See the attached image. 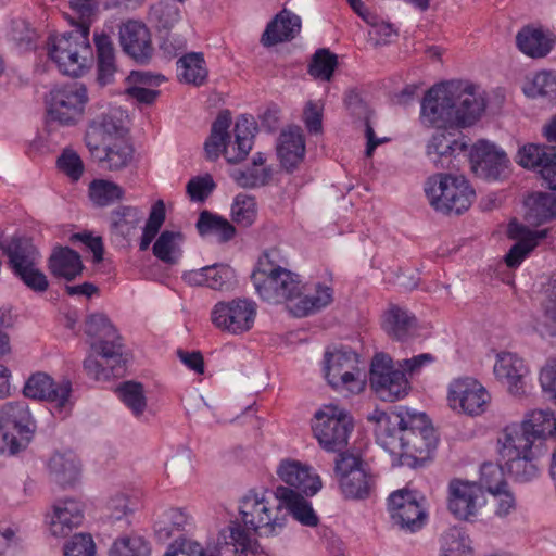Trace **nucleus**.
Returning <instances> with one entry per match:
<instances>
[{
	"label": "nucleus",
	"instance_id": "obj_50",
	"mask_svg": "<svg viewBox=\"0 0 556 556\" xmlns=\"http://www.w3.org/2000/svg\"><path fill=\"white\" fill-rule=\"evenodd\" d=\"M441 556H471L469 538L459 527H451L441 535Z\"/></svg>",
	"mask_w": 556,
	"mask_h": 556
},
{
	"label": "nucleus",
	"instance_id": "obj_44",
	"mask_svg": "<svg viewBox=\"0 0 556 556\" xmlns=\"http://www.w3.org/2000/svg\"><path fill=\"white\" fill-rule=\"evenodd\" d=\"M208 71L201 52H190L184 54L177 61V77L179 81L202 86L207 80Z\"/></svg>",
	"mask_w": 556,
	"mask_h": 556
},
{
	"label": "nucleus",
	"instance_id": "obj_21",
	"mask_svg": "<svg viewBox=\"0 0 556 556\" xmlns=\"http://www.w3.org/2000/svg\"><path fill=\"white\" fill-rule=\"evenodd\" d=\"M119 42L123 51L137 63L146 64L150 61L153 47L151 35L147 26L138 21H128L119 29Z\"/></svg>",
	"mask_w": 556,
	"mask_h": 556
},
{
	"label": "nucleus",
	"instance_id": "obj_15",
	"mask_svg": "<svg viewBox=\"0 0 556 556\" xmlns=\"http://www.w3.org/2000/svg\"><path fill=\"white\" fill-rule=\"evenodd\" d=\"M72 391L71 380L63 379L56 382L45 372L33 374L25 382L23 389L26 397L54 403L55 408L60 413L70 402Z\"/></svg>",
	"mask_w": 556,
	"mask_h": 556
},
{
	"label": "nucleus",
	"instance_id": "obj_58",
	"mask_svg": "<svg viewBox=\"0 0 556 556\" xmlns=\"http://www.w3.org/2000/svg\"><path fill=\"white\" fill-rule=\"evenodd\" d=\"M338 65L337 55L331 53L328 49H318L308 66V73L318 79L329 81Z\"/></svg>",
	"mask_w": 556,
	"mask_h": 556
},
{
	"label": "nucleus",
	"instance_id": "obj_37",
	"mask_svg": "<svg viewBox=\"0 0 556 556\" xmlns=\"http://www.w3.org/2000/svg\"><path fill=\"white\" fill-rule=\"evenodd\" d=\"M93 41L97 50V83L103 87L114 81L117 71L115 50L110 36L104 33H96Z\"/></svg>",
	"mask_w": 556,
	"mask_h": 556
},
{
	"label": "nucleus",
	"instance_id": "obj_13",
	"mask_svg": "<svg viewBox=\"0 0 556 556\" xmlns=\"http://www.w3.org/2000/svg\"><path fill=\"white\" fill-rule=\"evenodd\" d=\"M447 401L454 410L478 416L483 414L491 401L486 389L476 379L462 378L451 382Z\"/></svg>",
	"mask_w": 556,
	"mask_h": 556
},
{
	"label": "nucleus",
	"instance_id": "obj_32",
	"mask_svg": "<svg viewBox=\"0 0 556 556\" xmlns=\"http://www.w3.org/2000/svg\"><path fill=\"white\" fill-rule=\"evenodd\" d=\"M334 471L339 486H371L376 483L366 465L354 455H341L336 462Z\"/></svg>",
	"mask_w": 556,
	"mask_h": 556
},
{
	"label": "nucleus",
	"instance_id": "obj_29",
	"mask_svg": "<svg viewBox=\"0 0 556 556\" xmlns=\"http://www.w3.org/2000/svg\"><path fill=\"white\" fill-rule=\"evenodd\" d=\"M280 501L286 505L289 514L305 527H316L319 518L312 507V504L305 498L314 496L319 489H302L303 494L295 492L294 489H281Z\"/></svg>",
	"mask_w": 556,
	"mask_h": 556
},
{
	"label": "nucleus",
	"instance_id": "obj_53",
	"mask_svg": "<svg viewBox=\"0 0 556 556\" xmlns=\"http://www.w3.org/2000/svg\"><path fill=\"white\" fill-rule=\"evenodd\" d=\"M124 193L121 186L110 180L94 179L89 185V197L98 206H108L122 200Z\"/></svg>",
	"mask_w": 556,
	"mask_h": 556
},
{
	"label": "nucleus",
	"instance_id": "obj_7",
	"mask_svg": "<svg viewBox=\"0 0 556 556\" xmlns=\"http://www.w3.org/2000/svg\"><path fill=\"white\" fill-rule=\"evenodd\" d=\"M313 432L327 451H340L346 446L353 430L352 417L338 406H326L315 414Z\"/></svg>",
	"mask_w": 556,
	"mask_h": 556
},
{
	"label": "nucleus",
	"instance_id": "obj_14",
	"mask_svg": "<svg viewBox=\"0 0 556 556\" xmlns=\"http://www.w3.org/2000/svg\"><path fill=\"white\" fill-rule=\"evenodd\" d=\"M325 377L333 388L346 387L353 390L351 383L356 381L358 355L350 348L326 351L324 356Z\"/></svg>",
	"mask_w": 556,
	"mask_h": 556
},
{
	"label": "nucleus",
	"instance_id": "obj_23",
	"mask_svg": "<svg viewBox=\"0 0 556 556\" xmlns=\"http://www.w3.org/2000/svg\"><path fill=\"white\" fill-rule=\"evenodd\" d=\"M89 152L101 169L116 172L130 164L135 150L125 138H115L112 142L93 146Z\"/></svg>",
	"mask_w": 556,
	"mask_h": 556
},
{
	"label": "nucleus",
	"instance_id": "obj_35",
	"mask_svg": "<svg viewBox=\"0 0 556 556\" xmlns=\"http://www.w3.org/2000/svg\"><path fill=\"white\" fill-rule=\"evenodd\" d=\"M48 268L54 277L72 281L83 273L84 265L78 252L68 247H58L48 260Z\"/></svg>",
	"mask_w": 556,
	"mask_h": 556
},
{
	"label": "nucleus",
	"instance_id": "obj_64",
	"mask_svg": "<svg viewBox=\"0 0 556 556\" xmlns=\"http://www.w3.org/2000/svg\"><path fill=\"white\" fill-rule=\"evenodd\" d=\"M56 166L72 180L77 181L84 174V164L80 156L71 149H65L56 160Z\"/></svg>",
	"mask_w": 556,
	"mask_h": 556
},
{
	"label": "nucleus",
	"instance_id": "obj_48",
	"mask_svg": "<svg viewBox=\"0 0 556 556\" xmlns=\"http://www.w3.org/2000/svg\"><path fill=\"white\" fill-rule=\"evenodd\" d=\"M116 393L135 417L138 418L143 415L147 408V396L141 382L124 381L116 388Z\"/></svg>",
	"mask_w": 556,
	"mask_h": 556
},
{
	"label": "nucleus",
	"instance_id": "obj_54",
	"mask_svg": "<svg viewBox=\"0 0 556 556\" xmlns=\"http://www.w3.org/2000/svg\"><path fill=\"white\" fill-rule=\"evenodd\" d=\"M180 20V10L174 1L161 0L150 7L149 21L159 29H170Z\"/></svg>",
	"mask_w": 556,
	"mask_h": 556
},
{
	"label": "nucleus",
	"instance_id": "obj_45",
	"mask_svg": "<svg viewBox=\"0 0 556 556\" xmlns=\"http://www.w3.org/2000/svg\"><path fill=\"white\" fill-rule=\"evenodd\" d=\"M382 328L394 339L405 341L416 330V318L408 311L392 306L383 316Z\"/></svg>",
	"mask_w": 556,
	"mask_h": 556
},
{
	"label": "nucleus",
	"instance_id": "obj_42",
	"mask_svg": "<svg viewBox=\"0 0 556 556\" xmlns=\"http://www.w3.org/2000/svg\"><path fill=\"white\" fill-rule=\"evenodd\" d=\"M526 218L532 225H542L556 218V195L534 192L525 200Z\"/></svg>",
	"mask_w": 556,
	"mask_h": 556
},
{
	"label": "nucleus",
	"instance_id": "obj_59",
	"mask_svg": "<svg viewBox=\"0 0 556 556\" xmlns=\"http://www.w3.org/2000/svg\"><path fill=\"white\" fill-rule=\"evenodd\" d=\"M553 413L549 410H534L521 422L533 440L546 439L551 434Z\"/></svg>",
	"mask_w": 556,
	"mask_h": 556
},
{
	"label": "nucleus",
	"instance_id": "obj_19",
	"mask_svg": "<svg viewBox=\"0 0 556 556\" xmlns=\"http://www.w3.org/2000/svg\"><path fill=\"white\" fill-rule=\"evenodd\" d=\"M49 518V532L55 538H66L84 521V504L75 498L54 502Z\"/></svg>",
	"mask_w": 556,
	"mask_h": 556
},
{
	"label": "nucleus",
	"instance_id": "obj_1",
	"mask_svg": "<svg viewBox=\"0 0 556 556\" xmlns=\"http://www.w3.org/2000/svg\"><path fill=\"white\" fill-rule=\"evenodd\" d=\"M485 106L484 97L472 84L462 80L440 83L425 93L420 122L428 127L465 128L481 117Z\"/></svg>",
	"mask_w": 556,
	"mask_h": 556
},
{
	"label": "nucleus",
	"instance_id": "obj_39",
	"mask_svg": "<svg viewBox=\"0 0 556 556\" xmlns=\"http://www.w3.org/2000/svg\"><path fill=\"white\" fill-rule=\"evenodd\" d=\"M257 130V124L252 115H240L235 124L232 144L233 156L228 157L229 164L243 161L253 147V139Z\"/></svg>",
	"mask_w": 556,
	"mask_h": 556
},
{
	"label": "nucleus",
	"instance_id": "obj_36",
	"mask_svg": "<svg viewBox=\"0 0 556 556\" xmlns=\"http://www.w3.org/2000/svg\"><path fill=\"white\" fill-rule=\"evenodd\" d=\"M555 35L542 29L523 27L516 36L518 49L531 58L546 56L555 43Z\"/></svg>",
	"mask_w": 556,
	"mask_h": 556
},
{
	"label": "nucleus",
	"instance_id": "obj_62",
	"mask_svg": "<svg viewBox=\"0 0 556 556\" xmlns=\"http://www.w3.org/2000/svg\"><path fill=\"white\" fill-rule=\"evenodd\" d=\"M302 31V18L291 10L280 9V46L298 38ZM282 49L280 48V52Z\"/></svg>",
	"mask_w": 556,
	"mask_h": 556
},
{
	"label": "nucleus",
	"instance_id": "obj_2",
	"mask_svg": "<svg viewBox=\"0 0 556 556\" xmlns=\"http://www.w3.org/2000/svg\"><path fill=\"white\" fill-rule=\"evenodd\" d=\"M70 4L78 14L79 23L71 31L48 37V55L63 75L79 77L90 68L93 61L89 34L90 17L97 10V0H70Z\"/></svg>",
	"mask_w": 556,
	"mask_h": 556
},
{
	"label": "nucleus",
	"instance_id": "obj_55",
	"mask_svg": "<svg viewBox=\"0 0 556 556\" xmlns=\"http://www.w3.org/2000/svg\"><path fill=\"white\" fill-rule=\"evenodd\" d=\"M166 218V207L163 200H157L151 207L148 220L142 229V236L139 243L140 251L149 249L155 239Z\"/></svg>",
	"mask_w": 556,
	"mask_h": 556
},
{
	"label": "nucleus",
	"instance_id": "obj_18",
	"mask_svg": "<svg viewBox=\"0 0 556 556\" xmlns=\"http://www.w3.org/2000/svg\"><path fill=\"white\" fill-rule=\"evenodd\" d=\"M276 251L260 255L252 273L251 281L258 298L268 304H278V262Z\"/></svg>",
	"mask_w": 556,
	"mask_h": 556
},
{
	"label": "nucleus",
	"instance_id": "obj_4",
	"mask_svg": "<svg viewBox=\"0 0 556 556\" xmlns=\"http://www.w3.org/2000/svg\"><path fill=\"white\" fill-rule=\"evenodd\" d=\"M425 192L430 205L443 214L460 215L471 206L476 198L475 190L464 176L451 174L429 177Z\"/></svg>",
	"mask_w": 556,
	"mask_h": 556
},
{
	"label": "nucleus",
	"instance_id": "obj_24",
	"mask_svg": "<svg viewBox=\"0 0 556 556\" xmlns=\"http://www.w3.org/2000/svg\"><path fill=\"white\" fill-rule=\"evenodd\" d=\"M240 515L245 526L260 536H269L275 531L276 517H271L268 504L257 495H247L240 504Z\"/></svg>",
	"mask_w": 556,
	"mask_h": 556
},
{
	"label": "nucleus",
	"instance_id": "obj_63",
	"mask_svg": "<svg viewBox=\"0 0 556 556\" xmlns=\"http://www.w3.org/2000/svg\"><path fill=\"white\" fill-rule=\"evenodd\" d=\"M64 556H94L96 544L91 534L77 533L74 534L63 546Z\"/></svg>",
	"mask_w": 556,
	"mask_h": 556
},
{
	"label": "nucleus",
	"instance_id": "obj_22",
	"mask_svg": "<svg viewBox=\"0 0 556 556\" xmlns=\"http://www.w3.org/2000/svg\"><path fill=\"white\" fill-rule=\"evenodd\" d=\"M190 286L207 287L217 291H230L238 285L236 270L228 264L215 263L184 275Z\"/></svg>",
	"mask_w": 556,
	"mask_h": 556
},
{
	"label": "nucleus",
	"instance_id": "obj_61",
	"mask_svg": "<svg viewBox=\"0 0 556 556\" xmlns=\"http://www.w3.org/2000/svg\"><path fill=\"white\" fill-rule=\"evenodd\" d=\"M12 274L29 290L36 293H42L49 288L48 278L45 273L37 267V263L16 268L12 270Z\"/></svg>",
	"mask_w": 556,
	"mask_h": 556
},
{
	"label": "nucleus",
	"instance_id": "obj_26",
	"mask_svg": "<svg viewBox=\"0 0 556 556\" xmlns=\"http://www.w3.org/2000/svg\"><path fill=\"white\" fill-rule=\"evenodd\" d=\"M306 153L303 129L298 125L280 131V168L293 172L304 161Z\"/></svg>",
	"mask_w": 556,
	"mask_h": 556
},
{
	"label": "nucleus",
	"instance_id": "obj_16",
	"mask_svg": "<svg viewBox=\"0 0 556 556\" xmlns=\"http://www.w3.org/2000/svg\"><path fill=\"white\" fill-rule=\"evenodd\" d=\"M468 141L464 136L448 131L447 128H438L426 147V154L438 168L454 166L456 156L465 153Z\"/></svg>",
	"mask_w": 556,
	"mask_h": 556
},
{
	"label": "nucleus",
	"instance_id": "obj_43",
	"mask_svg": "<svg viewBox=\"0 0 556 556\" xmlns=\"http://www.w3.org/2000/svg\"><path fill=\"white\" fill-rule=\"evenodd\" d=\"M195 227L201 237L215 236L219 243L230 241L237 232L229 220L207 210L200 213Z\"/></svg>",
	"mask_w": 556,
	"mask_h": 556
},
{
	"label": "nucleus",
	"instance_id": "obj_12",
	"mask_svg": "<svg viewBox=\"0 0 556 556\" xmlns=\"http://www.w3.org/2000/svg\"><path fill=\"white\" fill-rule=\"evenodd\" d=\"M406 420L408 421V428L404 431L403 456L420 460L429 458L437 448L438 438L427 415L409 410Z\"/></svg>",
	"mask_w": 556,
	"mask_h": 556
},
{
	"label": "nucleus",
	"instance_id": "obj_46",
	"mask_svg": "<svg viewBox=\"0 0 556 556\" xmlns=\"http://www.w3.org/2000/svg\"><path fill=\"white\" fill-rule=\"evenodd\" d=\"M280 480L288 486H321V480L315 470L296 460L280 463Z\"/></svg>",
	"mask_w": 556,
	"mask_h": 556
},
{
	"label": "nucleus",
	"instance_id": "obj_5",
	"mask_svg": "<svg viewBox=\"0 0 556 556\" xmlns=\"http://www.w3.org/2000/svg\"><path fill=\"white\" fill-rule=\"evenodd\" d=\"M88 101V90L83 83L73 81L52 89L47 102L48 131L52 130L54 124L66 127L77 125L84 117Z\"/></svg>",
	"mask_w": 556,
	"mask_h": 556
},
{
	"label": "nucleus",
	"instance_id": "obj_60",
	"mask_svg": "<svg viewBox=\"0 0 556 556\" xmlns=\"http://www.w3.org/2000/svg\"><path fill=\"white\" fill-rule=\"evenodd\" d=\"M528 97L547 98L553 100L556 98V71H542L538 73L532 84L525 89Z\"/></svg>",
	"mask_w": 556,
	"mask_h": 556
},
{
	"label": "nucleus",
	"instance_id": "obj_41",
	"mask_svg": "<svg viewBox=\"0 0 556 556\" xmlns=\"http://www.w3.org/2000/svg\"><path fill=\"white\" fill-rule=\"evenodd\" d=\"M142 218L143 213L137 206H117L110 213L111 235L122 240H128Z\"/></svg>",
	"mask_w": 556,
	"mask_h": 556
},
{
	"label": "nucleus",
	"instance_id": "obj_20",
	"mask_svg": "<svg viewBox=\"0 0 556 556\" xmlns=\"http://www.w3.org/2000/svg\"><path fill=\"white\" fill-rule=\"evenodd\" d=\"M519 164L538 169L546 187L556 190V148L545 144H528L519 150Z\"/></svg>",
	"mask_w": 556,
	"mask_h": 556
},
{
	"label": "nucleus",
	"instance_id": "obj_27",
	"mask_svg": "<svg viewBox=\"0 0 556 556\" xmlns=\"http://www.w3.org/2000/svg\"><path fill=\"white\" fill-rule=\"evenodd\" d=\"M494 374L498 380L508 384L509 392L519 395L525 393V379L528 369L521 358L513 353H502L494 365Z\"/></svg>",
	"mask_w": 556,
	"mask_h": 556
},
{
	"label": "nucleus",
	"instance_id": "obj_56",
	"mask_svg": "<svg viewBox=\"0 0 556 556\" xmlns=\"http://www.w3.org/2000/svg\"><path fill=\"white\" fill-rule=\"evenodd\" d=\"M149 543L139 535H125L114 541L109 556H150Z\"/></svg>",
	"mask_w": 556,
	"mask_h": 556
},
{
	"label": "nucleus",
	"instance_id": "obj_51",
	"mask_svg": "<svg viewBox=\"0 0 556 556\" xmlns=\"http://www.w3.org/2000/svg\"><path fill=\"white\" fill-rule=\"evenodd\" d=\"M182 239L181 231L164 230L153 244L154 256L166 264H176L180 255V249L177 247L176 240L181 241Z\"/></svg>",
	"mask_w": 556,
	"mask_h": 556
},
{
	"label": "nucleus",
	"instance_id": "obj_11",
	"mask_svg": "<svg viewBox=\"0 0 556 556\" xmlns=\"http://www.w3.org/2000/svg\"><path fill=\"white\" fill-rule=\"evenodd\" d=\"M469 160L475 176L486 181L503 180L509 174L506 153L486 140H479L471 147Z\"/></svg>",
	"mask_w": 556,
	"mask_h": 556
},
{
	"label": "nucleus",
	"instance_id": "obj_31",
	"mask_svg": "<svg viewBox=\"0 0 556 556\" xmlns=\"http://www.w3.org/2000/svg\"><path fill=\"white\" fill-rule=\"evenodd\" d=\"M534 442L521 424L507 426L498 438L500 454L503 459L535 454L533 451Z\"/></svg>",
	"mask_w": 556,
	"mask_h": 556
},
{
	"label": "nucleus",
	"instance_id": "obj_9",
	"mask_svg": "<svg viewBox=\"0 0 556 556\" xmlns=\"http://www.w3.org/2000/svg\"><path fill=\"white\" fill-rule=\"evenodd\" d=\"M257 305L251 299L237 298L217 302L212 312V323L223 331L241 334L253 328Z\"/></svg>",
	"mask_w": 556,
	"mask_h": 556
},
{
	"label": "nucleus",
	"instance_id": "obj_47",
	"mask_svg": "<svg viewBox=\"0 0 556 556\" xmlns=\"http://www.w3.org/2000/svg\"><path fill=\"white\" fill-rule=\"evenodd\" d=\"M508 480L504 468L492 462H485L480 467V477L478 481L463 480L454 478L448 486H506Z\"/></svg>",
	"mask_w": 556,
	"mask_h": 556
},
{
	"label": "nucleus",
	"instance_id": "obj_40",
	"mask_svg": "<svg viewBox=\"0 0 556 556\" xmlns=\"http://www.w3.org/2000/svg\"><path fill=\"white\" fill-rule=\"evenodd\" d=\"M333 300V291L330 287L317 285L314 295H305L287 300L286 308L294 317H304L314 314L329 305Z\"/></svg>",
	"mask_w": 556,
	"mask_h": 556
},
{
	"label": "nucleus",
	"instance_id": "obj_38",
	"mask_svg": "<svg viewBox=\"0 0 556 556\" xmlns=\"http://www.w3.org/2000/svg\"><path fill=\"white\" fill-rule=\"evenodd\" d=\"M482 491L483 489H451L448 510L459 520H469L483 504Z\"/></svg>",
	"mask_w": 556,
	"mask_h": 556
},
{
	"label": "nucleus",
	"instance_id": "obj_8",
	"mask_svg": "<svg viewBox=\"0 0 556 556\" xmlns=\"http://www.w3.org/2000/svg\"><path fill=\"white\" fill-rule=\"evenodd\" d=\"M370 386L379 399L388 402L403 399L410 389L405 372L384 353L376 354L371 361Z\"/></svg>",
	"mask_w": 556,
	"mask_h": 556
},
{
	"label": "nucleus",
	"instance_id": "obj_52",
	"mask_svg": "<svg viewBox=\"0 0 556 556\" xmlns=\"http://www.w3.org/2000/svg\"><path fill=\"white\" fill-rule=\"evenodd\" d=\"M535 454L517 456L516 458L505 459L507 466L508 479L513 483H529L538 475V467L533 463Z\"/></svg>",
	"mask_w": 556,
	"mask_h": 556
},
{
	"label": "nucleus",
	"instance_id": "obj_57",
	"mask_svg": "<svg viewBox=\"0 0 556 556\" xmlns=\"http://www.w3.org/2000/svg\"><path fill=\"white\" fill-rule=\"evenodd\" d=\"M257 215L255 198L245 193H239L235 197L231 205L232 220L243 227L251 226Z\"/></svg>",
	"mask_w": 556,
	"mask_h": 556
},
{
	"label": "nucleus",
	"instance_id": "obj_10",
	"mask_svg": "<svg viewBox=\"0 0 556 556\" xmlns=\"http://www.w3.org/2000/svg\"><path fill=\"white\" fill-rule=\"evenodd\" d=\"M426 500L416 489H396L388 497L391 518L401 529L415 532L427 518Z\"/></svg>",
	"mask_w": 556,
	"mask_h": 556
},
{
	"label": "nucleus",
	"instance_id": "obj_33",
	"mask_svg": "<svg viewBox=\"0 0 556 556\" xmlns=\"http://www.w3.org/2000/svg\"><path fill=\"white\" fill-rule=\"evenodd\" d=\"M48 468L60 486H74L80 482L81 463L71 451L53 454L49 459Z\"/></svg>",
	"mask_w": 556,
	"mask_h": 556
},
{
	"label": "nucleus",
	"instance_id": "obj_17",
	"mask_svg": "<svg viewBox=\"0 0 556 556\" xmlns=\"http://www.w3.org/2000/svg\"><path fill=\"white\" fill-rule=\"evenodd\" d=\"M257 546L240 525H230L218 533L217 541L202 556H245L257 553Z\"/></svg>",
	"mask_w": 556,
	"mask_h": 556
},
{
	"label": "nucleus",
	"instance_id": "obj_30",
	"mask_svg": "<svg viewBox=\"0 0 556 556\" xmlns=\"http://www.w3.org/2000/svg\"><path fill=\"white\" fill-rule=\"evenodd\" d=\"M409 416V409H402V415L392 417L379 428H375L377 443L391 455L402 457L405 442L404 431L408 428L406 417Z\"/></svg>",
	"mask_w": 556,
	"mask_h": 556
},
{
	"label": "nucleus",
	"instance_id": "obj_25",
	"mask_svg": "<svg viewBox=\"0 0 556 556\" xmlns=\"http://www.w3.org/2000/svg\"><path fill=\"white\" fill-rule=\"evenodd\" d=\"M231 123L229 110L220 111L212 123L211 134L204 142V151L208 161H216L223 154L228 162V157L233 156L232 146L229 147Z\"/></svg>",
	"mask_w": 556,
	"mask_h": 556
},
{
	"label": "nucleus",
	"instance_id": "obj_28",
	"mask_svg": "<svg viewBox=\"0 0 556 556\" xmlns=\"http://www.w3.org/2000/svg\"><path fill=\"white\" fill-rule=\"evenodd\" d=\"M123 121L114 113L102 114L89 123L85 135L88 150L93 146H102L112 142L115 138H124Z\"/></svg>",
	"mask_w": 556,
	"mask_h": 556
},
{
	"label": "nucleus",
	"instance_id": "obj_49",
	"mask_svg": "<svg viewBox=\"0 0 556 556\" xmlns=\"http://www.w3.org/2000/svg\"><path fill=\"white\" fill-rule=\"evenodd\" d=\"M542 316L538 321V331L542 337L556 336V278L552 279L545 291L542 302Z\"/></svg>",
	"mask_w": 556,
	"mask_h": 556
},
{
	"label": "nucleus",
	"instance_id": "obj_3",
	"mask_svg": "<svg viewBox=\"0 0 556 556\" xmlns=\"http://www.w3.org/2000/svg\"><path fill=\"white\" fill-rule=\"evenodd\" d=\"M85 333L97 339L91 343L92 351L102 358L89 355L83 363L86 375L96 381H109L122 377L126 371V355L123 338L111 320L101 313L89 315L85 320Z\"/></svg>",
	"mask_w": 556,
	"mask_h": 556
},
{
	"label": "nucleus",
	"instance_id": "obj_6",
	"mask_svg": "<svg viewBox=\"0 0 556 556\" xmlns=\"http://www.w3.org/2000/svg\"><path fill=\"white\" fill-rule=\"evenodd\" d=\"M36 424L25 401L8 402L0 407V453L14 455L33 440Z\"/></svg>",
	"mask_w": 556,
	"mask_h": 556
},
{
	"label": "nucleus",
	"instance_id": "obj_34",
	"mask_svg": "<svg viewBox=\"0 0 556 556\" xmlns=\"http://www.w3.org/2000/svg\"><path fill=\"white\" fill-rule=\"evenodd\" d=\"M0 250L8 257L11 270L37 263L39 253L25 237L0 238Z\"/></svg>",
	"mask_w": 556,
	"mask_h": 556
}]
</instances>
